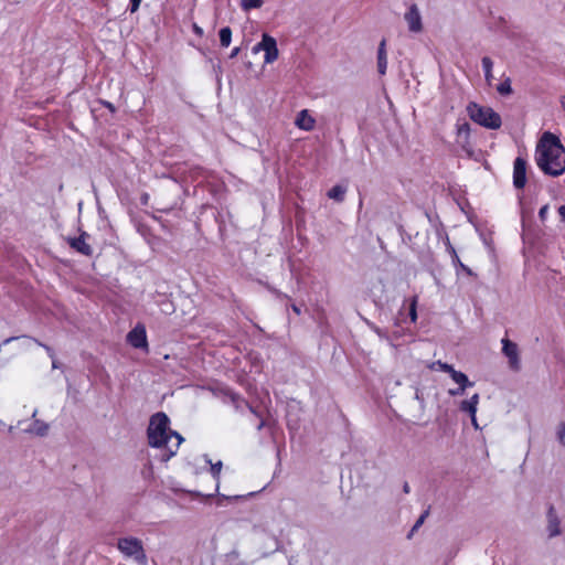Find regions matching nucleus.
Instances as JSON below:
<instances>
[{
    "instance_id": "5701e85b",
    "label": "nucleus",
    "mask_w": 565,
    "mask_h": 565,
    "mask_svg": "<svg viewBox=\"0 0 565 565\" xmlns=\"http://www.w3.org/2000/svg\"><path fill=\"white\" fill-rule=\"evenodd\" d=\"M557 439L565 447V423H561L557 427Z\"/></svg>"
},
{
    "instance_id": "9b49d317",
    "label": "nucleus",
    "mask_w": 565,
    "mask_h": 565,
    "mask_svg": "<svg viewBox=\"0 0 565 565\" xmlns=\"http://www.w3.org/2000/svg\"><path fill=\"white\" fill-rule=\"evenodd\" d=\"M86 234L83 233L78 237L72 238L70 241V245L76 249L78 253L89 256L92 254V248L89 244L86 242Z\"/></svg>"
},
{
    "instance_id": "f8f14e48",
    "label": "nucleus",
    "mask_w": 565,
    "mask_h": 565,
    "mask_svg": "<svg viewBox=\"0 0 565 565\" xmlns=\"http://www.w3.org/2000/svg\"><path fill=\"white\" fill-rule=\"evenodd\" d=\"M480 396L478 393L473 394L469 399L462 401L459 405L461 412L469 415L477 413Z\"/></svg>"
},
{
    "instance_id": "aec40b11",
    "label": "nucleus",
    "mask_w": 565,
    "mask_h": 565,
    "mask_svg": "<svg viewBox=\"0 0 565 565\" xmlns=\"http://www.w3.org/2000/svg\"><path fill=\"white\" fill-rule=\"evenodd\" d=\"M264 0H241V7L244 11L258 9L263 6Z\"/></svg>"
},
{
    "instance_id": "f3484780",
    "label": "nucleus",
    "mask_w": 565,
    "mask_h": 565,
    "mask_svg": "<svg viewBox=\"0 0 565 565\" xmlns=\"http://www.w3.org/2000/svg\"><path fill=\"white\" fill-rule=\"evenodd\" d=\"M450 377L459 386H468V387L473 386V383L469 381L468 376L460 371H457V370L452 371Z\"/></svg>"
},
{
    "instance_id": "a18cd8bd",
    "label": "nucleus",
    "mask_w": 565,
    "mask_h": 565,
    "mask_svg": "<svg viewBox=\"0 0 565 565\" xmlns=\"http://www.w3.org/2000/svg\"><path fill=\"white\" fill-rule=\"evenodd\" d=\"M38 411L35 409L32 414V417L34 418L36 416Z\"/></svg>"
},
{
    "instance_id": "0eeeda50",
    "label": "nucleus",
    "mask_w": 565,
    "mask_h": 565,
    "mask_svg": "<svg viewBox=\"0 0 565 565\" xmlns=\"http://www.w3.org/2000/svg\"><path fill=\"white\" fill-rule=\"evenodd\" d=\"M128 343L136 349H147V333L146 328L142 324H137L129 333L127 334Z\"/></svg>"
},
{
    "instance_id": "7c9ffc66",
    "label": "nucleus",
    "mask_w": 565,
    "mask_h": 565,
    "mask_svg": "<svg viewBox=\"0 0 565 565\" xmlns=\"http://www.w3.org/2000/svg\"><path fill=\"white\" fill-rule=\"evenodd\" d=\"M162 311L164 313H171L173 311V305L171 302H164Z\"/></svg>"
},
{
    "instance_id": "4c0bfd02",
    "label": "nucleus",
    "mask_w": 565,
    "mask_h": 565,
    "mask_svg": "<svg viewBox=\"0 0 565 565\" xmlns=\"http://www.w3.org/2000/svg\"><path fill=\"white\" fill-rule=\"evenodd\" d=\"M238 52H239V47H235V49L232 51V53H231L230 57H234V56H236V55L238 54Z\"/></svg>"
},
{
    "instance_id": "dca6fc26",
    "label": "nucleus",
    "mask_w": 565,
    "mask_h": 565,
    "mask_svg": "<svg viewBox=\"0 0 565 565\" xmlns=\"http://www.w3.org/2000/svg\"><path fill=\"white\" fill-rule=\"evenodd\" d=\"M26 431L36 436H45L49 431V425L45 422L34 419Z\"/></svg>"
},
{
    "instance_id": "c85d7f7f",
    "label": "nucleus",
    "mask_w": 565,
    "mask_h": 565,
    "mask_svg": "<svg viewBox=\"0 0 565 565\" xmlns=\"http://www.w3.org/2000/svg\"><path fill=\"white\" fill-rule=\"evenodd\" d=\"M548 205L545 204L543 205L540 211H539V216L542 221H545L546 220V216H547V213H548Z\"/></svg>"
},
{
    "instance_id": "2f4dec72",
    "label": "nucleus",
    "mask_w": 565,
    "mask_h": 565,
    "mask_svg": "<svg viewBox=\"0 0 565 565\" xmlns=\"http://www.w3.org/2000/svg\"><path fill=\"white\" fill-rule=\"evenodd\" d=\"M449 247L451 249L454 263L460 266V264H462V263L460 262L456 250L454 249V247H451V246H449Z\"/></svg>"
},
{
    "instance_id": "f03ea898",
    "label": "nucleus",
    "mask_w": 565,
    "mask_h": 565,
    "mask_svg": "<svg viewBox=\"0 0 565 565\" xmlns=\"http://www.w3.org/2000/svg\"><path fill=\"white\" fill-rule=\"evenodd\" d=\"M535 162L546 175L556 178L565 172V148L557 136L550 131L542 135L535 150Z\"/></svg>"
},
{
    "instance_id": "79ce46f5",
    "label": "nucleus",
    "mask_w": 565,
    "mask_h": 565,
    "mask_svg": "<svg viewBox=\"0 0 565 565\" xmlns=\"http://www.w3.org/2000/svg\"><path fill=\"white\" fill-rule=\"evenodd\" d=\"M373 330L379 334V335H382L380 329L377 327H373Z\"/></svg>"
},
{
    "instance_id": "2eb2a0df",
    "label": "nucleus",
    "mask_w": 565,
    "mask_h": 565,
    "mask_svg": "<svg viewBox=\"0 0 565 565\" xmlns=\"http://www.w3.org/2000/svg\"><path fill=\"white\" fill-rule=\"evenodd\" d=\"M204 460L206 463H209L211 466L210 472H211L213 479L216 481V491H217L220 488V477H221L223 463L220 460L216 461L215 463H213L207 455H204Z\"/></svg>"
},
{
    "instance_id": "20e7f679",
    "label": "nucleus",
    "mask_w": 565,
    "mask_h": 565,
    "mask_svg": "<svg viewBox=\"0 0 565 565\" xmlns=\"http://www.w3.org/2000/svg\"><path fill=\"white\" fill-rule=\"evenodd\" d=\"M118 550L129 558L136 561L139 565H147V555L142 542L137 537H122L118 540Z\"/></svg>"
},
{
    "instance_id": "a19ab883",
    "label": "nucleus",
    "mask_w": 565,
    "mask_h": 565,
    "mask_svg": "<svg viewBox=\"0 0 565 565\" xmlns=\"http://www.w3.org/2000/svg\"><path fill=\"white\" fill-rule=\"evenodd\" d=\"M561 105H562V108L565 111V95L561 98Z\"/></svg>"
},
{
    "instance_id": "a878e982",
    "label": "nucleus",
    "mask_w": 565,
    "mask_h": 565,
    "mask_svg": "<svg viewBox=\"0 0 565 565\" xmlns=\"http://www.w3.org/2000/svg\"><path fill=\"white\" fill-rule=\"evenodd\" d=\"M427 515H428V511L424 512V513L419 516V519H418V520L416 521V523L414 524V526H413V529H412L411 534H412L413 532H415L416 530H418V529L422 526V524L424 523V520L426 519V516H427Z\"/></svg>"
},
{
    "instance_id": "72a5a7b5",
    "label": "nucleus",
    "mask_w": 565,
    "mask_h": 565,
    "mask_svg": "<svg viewBox=\"0 0 565 565\" xmlns=\"http://www.w3.org/2000/svg\"><path fill=\"white\" fill-rule=\"evenodd\" d=\"M470 418H471V424L472 426L476 428V429H479V425H478V422H477V413H473L471 415H469Z\"/></svg>"
},
{
    "instance_id": "473e14b6",
    "label": "nucleus",
    "mask_w": 565,
    "mask_h": 565,
    "mask_svg": "<svg viewBox=\"0 0 565 565\" xmlns=\"http://www.w3.org/2000/svg\"><path fill=\"white\" fill-rule=\"evenodd\" d=\"M449 247L451 249L454 263L460 266V264H462V263L460 262L456 250L454 249V247H451V246H449Z\"/></svg>"
},
{
    "instance_id": "1a4fd4ad",
    "label": "nucleus",
    "mask_w": 565,
    "mask_h": 565,
    "mask_svg": "<svg viewBox=\"0 0 565 565\" xmlns=\"http://www.w3.org/2000/svg\"><path fill=\"white\" fill-rule=\"evenodd\" d=\"M526 183V161L518 157L513 164V184L516 189H523Z\"/></svg>"
},
{
    "instance_id": "7ed1b4c3",
    "label": "nucleus",
    "mask_w": 565,
    "mask_h": 565,
    "mask_svg": "<svg viewBox=\"0 0 565 565\" xmlns=\"http://www.w3.org/2000/svg\"><path fill=\"white\" fill-rule=\"evenodd\" d=\"M472 121L488 129H498L501 126V117L492 108L470 103L467 107Z\"/></svg>"
},
{
    "instance_id": "58836bf2",
    "label": "nucleus",
    "mask_w": 565,
    "mask_h": 565,
    "mask_svg": "<svg viewBox=\"0 0 565 565\" xmlns=\"http://www.w3.org/2000/svg\"><path fill=\"white\" fill-rule=\"evenodd\" d=\"M18 338L17 337H11V338H8L3 341V344H8L10 342H12L13 340H17Z\"/></svg>"
},
{
    "instance_id": "423d86ee",
    "label": "nucleus",
    "mask_w": 565,
    "mask_h": 565,
    "mask_svg": "<svg viewBox=\"0 0 565 565\" xmlns=\"http://www.w3.org/2000/svg\"><path fill=\"white\" fill-rule=\"evenodd\" d=\"M501 343H502V353L508 358L510 367L513 370H519L520 358H519L518 344L512 342L508 338H503L501 340Z\"/></svg>"
},
{
    "instance_id": "c9c22d12",
    "label": "nucleus",
    "mask_w": 565,
    "mask_h": 565,
    "mask_svg": "<svg viewBox=\"0 0 565 565\" xmlns=\"http://www.w3.org/2000/svg\"><path fill=\"white\" fill-rule=\"evenodd\" d=\"M460 268H461L462 270H465L468 275H472L471 269H470L469 267H467L466 265L460 264Z\"/></svg>"
},
{
    "instance_id": "c03bdc74",
    "label": "nucleus",
    "mask_w": 565,
    "mask_h": 565,
    "mask_svg": "<svg viewBox=\"0 0 565 565\" xmlns=\"http://www.w3.org/2000/svg\"><path fill=\"white\" fill-rule=\"evenodd\" d=\"M52 360H53V362H52V366H53L54 369H55V367H57L55 360H54V359H52Z\"/></svg>"
},
{
    "instance_id": "ea45409f",
    "label": "nucleus",
    "mask_w": 565,
    "mask_h": 565,
    "mask_svg": "<svg viewBox=\"0 0 565 565\" xmlns=\"http://www.w3.org/2000/svg\"><path fill=\"white\" fill-rule=\"evenodd\" d=\"M486 74H487V82H488L489 84H491V79H492V77H493V76H492V73H486Z\"/></svg>"
},
{
    "instance_id": "393cba45",
    "label": "nucleus",
    "mask_w": 565,
    "mask_h": 565,
    "mask_svg": "<svg viewBox=\"0 0 565 565\" xmlns=\"http://www.w3.org/2000/svg\"><path fill=\"white\" fill-rule=\"evenodd\" d=\"M468 386H459L457 388H450L448 391V394L451 396H459L462 395Z\"/></svg>"
},
{
    "instance_id": "4be33fe9",
    "label": "nucleus",
    "mask_w": 565,
    "mask_h": 565,
    "mask_svg": "<svg viewBox=\"0 0 565 565\" xmlns=\"http://www.w3.org/2000/svg\"><path fill=\"white\" fill-rule=\"evenodd\" d=\"M416 307H417V297H413L411 300V305H409V317H411L412 322H415L417 319Z\"/></svg>"
},
{
    "instance_id": "4468645a",
    "label": "nucleus",
    "mask_w": 565,
    "mask_h": 565,
    "mask_svg": "<svg viewBox=\"0 0 565 565\" xmlns=\"http://www.w3.org/2000/svg\"><path fill=\"white\" fill-rule=\"evenodd\" d=\"M387 67V56H386V41L383 39L380 42L377 49V71H386Z\"/></svg>"
},
{
    "instance_id": "f257e3e1",
    "label": "nucleus",
    "mask_w": 565,
    "mask_h": 565,
    "mask_svg": "<svg viewBox=\"0 0 565 565\" xmlns=\"http://www.w3.org/2000/svg\"><path fill=\"white\" fill-rule=\"evenodd\" d=\"M147 437L151 447L163 451L162 460L164 461H168L177 454L183 441V437L170 428V418L162 412L156 413L150 417Z\"/></svg>"
},
{
    "instance_id": "6e6552de",
    "label": "nucleus",
    "mask_w": 565,
    "mask_h": 565,
    "mask_svg": "<svg viewBox=\"0 0 565 565\" xmlns=\"http://www.w3.org/2000/svg\"><path fill=\"white\" fill-rule=\"evenodd\" d=\"M405 21L408 24V30L414 33H419L423 30L422 15L418 7L413 3L408 11L404 15Z\"/></svg>"
},
{
    "instance_id": "cd10ccee",
    "label": "nucleus",
    "mask_w": 565,
    "mask_h": 565,
    "mask_svg": "<svg viewBox=\"0 0 565 565\" xmlns=\"http://www.w3.org/2000/svg\"><path fill=\"white\" fill-rule=\"evenodd\" d=\"M33 341H34L38 345H40V347L44 348V350L46 351V353L49 354V356H50L51 359H54L55 354H54V351H53V349H52V348H50L49 345H45V344H43V343L39 342L38 340H34V339H33Z\"/></svg>"
},
{
    "instance_id": "c756f323",
    "label": "nucleus",
    "mask_w": 565,
    "mask_h": 565,
    "mask_svg": "<svg viewBox=\"0 0 565 565\" xmlns=\"http://www.w3.org/2000/svg\"><path fill=\"white\" fill-rule=\"evenodd\" d=\"M141 0H130V12H136L140 7Z\"/></svg>"
},
{
    "instance_id": "ddd939ff",
    "label": "nucleus",
    "mask_w": 565,
    "mask_h": 565,
    "mask_svg": "<svg viewBox=\"0 0 565 565\" xmlns=\"http://www.w3.org/2000/svg\"><path fill=\"white\" fill-rule=\"evenodd\" d=\"M548 525L547 531L550 536H556L561 533L559 520L557 519L554 509L548 510Z\"/></svg>"
},
{
    "instance_id": "37998d69",
    "label": "nucleus",
    "mask_w": 565,
    "mask_h": 565,
    "mask_svg": "<svg viewBox=\"0 0 565 565\" xmlns=\"http://www.w3.org/2000/svg\"><path fill=\"white\" fill-rule=\"evenodd\" d=\"M292 309H294V311H295L296 313H298V315L300 313V310H299V308H298L297 306H294V307H292Z\"/></svg>"
},
{
    "instance_id": "a211bd4d",
    "label": "nucleus",
    "mask_w": 565,
    "mask_h": 565,
    "mask_svg": "<svg viewBox=\"0 0 565 565\" xmlns=\"http://www.w3.org/2000/svg\"><path fill=\"white\" fill-rule=\"evenodd\" d=\"M347 189L342 185H334L328 191V196L334 201L341 202L344 200Z\"/></svg>"
},
{
    "instance_id": "412c9836",
    "label": "nucleus",
    "mask_w": 565,
    "mask_h": 565,
    "mask_svg": "<svg viewBox=\"0 0 565 565\" xmlns=\"http://www.w3.org/2000/svg\"><path fill=\"white\" fill-rule=\"evenodd\" d=\"M498 92L502 95L509 94L511 92V82L509 78L500 83L497 87Z\"/></svg>"
},
{
    "instance_id": "e433bc0d",
    "label": "nucleus",
    "mask_w": 565,
    "mask_h": 565,
    "mask_svg": "<svg viewBox=\"0 0 565 565\" xmlns=\"http://www.w3.org/2000/svg\"><path fill=\"white\" fill-rule=\"evenodd\" d=\"M193 30H194V32H195L196 34L202 35V33H203L202 29H201L200 26H198L196 24H194V25H193Z\"/></svg>"
},
{
    "instance_id": "b1692460",
    "label": "nucleus",
    "mask_w": 565,
    "mask_h": 565,
    "mask_svg": "<svg viewBox=\"0 0 565 565\" xmlns=\"http://www.w3.org/2000/svg\"><path fill=\"white\" fill-rule=\"evenodd\" d=\"M437 365L439 367L440 371L443 372H446L448 373L449 375H451L452 371H455L454 366L448 364V363H444L441 361H438L437 362Z\"/></svg>"
},
{
    "instance_id": "39448f33",
    "label": "nucleus",
    "mask_w": 565,
    "mask_h": 565,
    "mask_svg": "<svg viewBox=\"0 0 565 565\" xmlns=\"http://www.w3.org/2000/svg\"><path fill=\"white\" fill-rule=\"evenodd\" d=\"M260 51L265 52V55H264L265 63L274 62L278 57V49H277L276 40L266 33L263 34L262 41L253 47V53H255V54H257Z\"/></svg>"
},
{
    "instance_id": "9d476101",
    "label": "nucleus",
    "mask_w": 565,
    "mask_h": 565,
    "mask_svg": "<svg viewBox=\"0 0 565 565\" xmlns=\"http://www.w3.org/2000/svg\"><path fill=\"white\" fill-rule=\"evenodd\" d=\"M295 125L303 131H311L315 128L316 119L310 115L309 110L302 109L297 114Z\"/></svg>"
},
{
    "instance_id": "f704fd0d",
    "label": "nucleus",
    "mask_w": 565,
    "mask_h": 565,
    "mask_svg": "<svg viewBox=\"0 0 565 565\" xmlns=\"http://www.w3.org/2000/svg\"><path fill=\"white\" fill-rule=\"evenodd\" d=\"M558 213L563 221H565V205L559 206Z\"/></svg>"
},
{
    "instance_id": "6ab92c4d",
    "label": "nucleus",
    "mask_w": 565,
    "mask_h": 565,
    "mask_svg": "<svg viewBox=\"0 0 565 565\" xmlns=\"http://www.w3.org/2000/svg\"><path fill=\"white\" fill-rule=\"evenodd\" d=\"M220 44L222 47H227L232 41V30L230 26H224L218 32Z\"/></svg>"
},
{
    "instance_id": "bb28decb",
    "label": "nucleus",
    "mask_w": 565,
    "mask_h": 565,
    "mask_svg": "<svg viewBox=\"0 0 565 565\" xmlns=\"http://www.w3.org/2000/svg\"><path fill=\"white\" fill-rule=\"evenodd\" d=\"M482 67H483V71H492V67H493L492 60L488 56H484L482 58Z\"/></svg>"
},
{
    "instance_id": "49530a36",
    "label": "nucleus",
    "mask_w": 565,
    "mask_h": 565,
    "mask_svg": "<svg viewBox=\"0 0 565 565\" xmlns=\"http://www.w3.org/2000/svg\"><path fill=\"white\" fill-rule=\"evenodd\" d=\"M404 490H405V492H408V486L407 484H405Z\"/></svg>"
}]
</instances>
